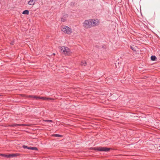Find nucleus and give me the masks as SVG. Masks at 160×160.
Segmentation results:
<instances>
[{"instance_id":"obj_17","label":"nucleus","mask_w":160,"mask_h":160,"mask_svg":"<svg viewBox=\"0 0 160 160\" xmlns=\"http://www.w3.org/2000/svg\"><path fill=\"white\" fill-rule=\"evenodd\" d=\"M54 136L56 137H60L61 135L58 134H55L54 135Z\"/></svg>"},{"instance_id":"obj_2","label":"nucleus","mask_w":160,"mask_h":160,"mask_svg":"<svg viewBox=\"0 0 160 160\" xmlns=\"http://www.w3.org/2000/svg\"><path fill=\"white\" fill-rule=\"evenodd\" d=\"M93 149L97 151L108 152L112 149V148L106 147H99L94 148Z\"/></svg>"},{"instance_id":"obj_28","label":"nucleus","mask_w":160,"mask_h":160,"mask_svg":"<svg viewBox=\"0 0 160 160\" xmlns=\"http://www.w3.org/2000/svg\"><path fill=\"white\" fill-rule=\"evenodd\" d=\"M1 96V95L0 94V96Z\"/></svg>"},{"instance_id":"obj_25","label":"nucleus","mask_w":160,"mask_h":160,"mask_svg":"<svg viewBox=\"0 0 160 160\" xmlns=\"http://www.w3.org/2000/svg\"><path fill=\"white\" fill-rule=\"evenodd\" d=\"M40 98H41V97H39H39H38L37 99H40Z\"/></svg>"},{"instance_id":"obj_3","label":"nucleus","mask_w":160,"mask_h":160,"mask_svg":"<svg viewBox=\"0 0 160 160\" xmlns=\"http://www.w3.org/2000/svg\"><path fill=\"white\" fill-rule=\"evenodd\" d=\"M60 49L61 50V51H62L66 55H68L70 53V50L67 47L62 46L60 47Z\"/></svg>"},{"instance_id":"obj_20","label":"nucleus","mask_w":160,"mask_h":160,"mask_svg":"<svg viewBox=\"0 0 160 160\" xmlns=\"http://www.w3.org/2000/svg\"><path fill=\"white\" fill-rule=\"evenodd\" d=\"M61 21L63 22H64L65 21V20L64 18H62L61 19Z\"/></svg>"},{"instance_id":"obj_18","label":"nucleus","mask_w":160,"mask_h":160,"mask_svg":"<svg viewBox=\"0 0 160 160\" xmlns=\"http://www.w3.org/2000/svg\"><path fill=\"white\" fill-rule=\"evenodd\" d=\"M45 121L47 122H52V121L51 120H46Z\"/></svg>"},{"instance_id":"obj_11","label":"nucleus","mask_w":160,"mask_h":160,"mask_svg":"<svg viewBox=\"0 0 160 160\" xmlns=\"http://www.w3.org/2000/svg\"><path fill=\"white\" fill-rule=\"evenodd\" d=\"M19 154H18V153H15V154H11V155H12V157H16L17 156H19Z\"/></svg>"},{"instance_id":"obj_27","label":"nucleus","mask_w":160,"mask_h":160,"mask_svg":"<svg viewBox=\"0 0 160 160\" xmlns=\"http://www.w3.org/2000/svg\"><path fill=\"white\" fill-rule=\"evenodd\" d=\"M53 54L54 55H55V53H53Z\"/></svg>"},{"instance_id":"obj_15","label":"nucleus","mask_w":160,"mask_h":160,"mask_svg":"<svg viewBox=\"0 0 160 160\" xmlns=\"http://www.w3.org/2000/svg\"><path fill=\"white\" fill-rule=\"evenodd\" d=\"M46 100H53L54 99L53 98H46Z\"/></svg>"},{"instance_id":"obj_7","label":"nucleus","mask_w":160,"mask_h":160,"mask_svg":"<svg viewBox=\"0 0 160 160\" xmlns=\"http://www.w3.org/2000/svg\"><path fill=\"white\" fill-rule=\"evenodd\" d=\"M35 0H30L28 2V4L29 5H33L35 4Z\"/></svg>"},{"instance_id":"obj_21","label":"nucleus","mask_w":160,"mask_h":160,"mask_svg":"<svg viewBox=\"0 0 160 160\" xmlns=\"http://www.w3.org/2000/svg\"><path fill=\"white\" fill-rule=\"evenodd\" d=\"M0 156L5 157V154H0Z\"/></svg>"},{"instance_id":"obj_10","label":"nucleus","mask_w":160,"mask_h":160,"mask_svg":"<svg viewBox=\"0 0 160 160\" xmlns=\"http://www.w3.org/2000/svg\"><path fill=\"white\" fill-rule=\"evenodd\" d=\"M81 65L85 66L87 65V62L85 61H82L81 62Z\"/></svg>"},{"instance_id":"obj_5","label":"nucleus","mask_w":160,"mask_h":160,"mask_svg":"<svg viewBox=\"0 0 160 160\" xmlns=\"http://www.w3.org/2000/svg\"><path fill=\"white\" fill-rule=\"evenodd\" d=\"M92 27H95L98 26L99 24V21L98 20H95L94 19H92Z\"/></svg>"},{"instance_id":"obj_12","label":"nucleus","mask_w":160,"mask_h":160,"mask_svg":"<svg viewBox=\"0 0 160 160\" xmlns=\"http://www.w3.org/2000/svg\"><path fill=\"white\" fill-rule=\"evenodd\" d=\"M12 155H11V154H9V155H7V154H5V157H6L7 158H9L12 157Z\"/></svg>"},{"instance_id":"obj_4","label":"nucleus","mask_w":160,"mask_h":160,"mask_svg":"<svg viewBox=\"0 0 160 160\" xmlns=\"http://www.w3.org/2000/svg\"><path fill=\"white\" fill-rule=\"evenodd\" d=\"M62 31L64 33L70 34L72 33V29L68 26H65V27L62 28Z\"/></svg>"},{"instance_id":"obj_22","label":"nucleus","mask_w":160,"mask_h":160,"mask_svg":"<svg viewBox=\"0 0 160 160\" xmlns=\"http://www.w3.org/2000/svg\"><path fill=\"white\" fill-rule=\"evenodd\" d=\"M38 96H33V98H36V99H37Z\"/></svg>"},{"instance_id":"obj_24","label":"nucleus","mask_w":160,"mask_h":160,"mask_svg":"<svg viewBox=\"0 0 160 160\" xmlns=\"http://www.w3.org/2000/svg\"><path fill=\"white\" fill-rule=\"evenodd\" d=\"M32 147H28V149H31Z\"/></svg>"},{"instance_id":"obj_1","label":"nucleus","mask_w":160,"mask_h":160,"mask_svg":"<svg viewBox=\"0 0 160 160\" xmlns=\"http://www.w3.org/2000/svg\"><path fill=\"white\" fill-rule=\"evenodd\" d=\"M91 19L86 20L83 23V26L86 29L92 27Z\"/></svg>"},{"instance_id":"obj_19","label":"nucleus","mask_w":160,"mask_h":160,"mask_svg":"<svg viewBox=\"0 0 160 160\" xmlns=\"http://www.w3.org/2000/svg\"><path fill=\"white\" fill-rule=\"evenodd\" d=\"M40 99L43 100H46V97H41V98H40Z\"/></svg>"},{"instance_id":"obj_6","label":"nucleus","mask_w":160,"mask_h":160,"mask_svg":"<svg viewBox=\"0 0 160 160\" xmlns=\"http://www.w3.org/2000/svg\"><path fill=\"white\" fill-rule=\"evenodd\" d=\"M25 126L24 124H13L11 125H10L9 126L11 127H18V126Z\"/></svg>"},{"instance_id":"obj_8","label":"nucleus","mask_w":160,"mask_h":160,"mask_svg":"<svg viewBox=\"0 0 160 160\" xmlns=\"http://www.w3.org/2000/svg\"><path fill=\"white\" fill-rule=\"evenodd\" d=\"M29 12L28 10H26L22 12V14H23L28 15Z\"/></svg>"},{"instance_id":"obj_26","label":"nucleus","mask_w":160,"mask_h":160,"mask_svg":"<svg viewBox=\"0 0 160 160\" xmlns=\"http://www.w3.org/2000/svg\"><path fill=\"white\" fill-rule=\"evenodd\" d=\"M13 42H12L11 43V45H13Z\"/></svg>"},{"instance_id":"obj_16","label":"nucleus","mask_w":160,"mask_h":160,"mask_svg":"<svg viewBox=\"0 0 160 160\" xmlns=\"http://www.w3.org/2000/svg\"><path fill=\"white\" fill-rule=\"evenodd\" d=\"M130 48L132 50H133V51H136L135 49L132 46H130Z\"/></svg>"},{"instance_id":"obj_13","label":"nucleus","mask_w":160,"mask_h":160,"mask_svg":"<svg viewBox=\"0 0 160 160\" xmlns=\"http://www.w3.org/2000/svg\"><path fill=\"white\" fill-rule=\"evenodd\" d=\"M31 150H38V149L37 148L35 147H32V148H31Z\"/></svg>"},{"instance_id":"obj_23","label":"nucleus","mask_w":160,"mask_h":160,"mask_svg":"<svg viewBox=\"0 0 160 160\" xmlns=\"http://www.w3.org/2000/svg\"><path fill=\"white\" fill-rule=\"evenodd\" d=\"M33 96H32V95H29L28 96V98H33Z\"/></svg>"},{"instance_id":"obj_14","label":"nucleus","mask_w":160,"mask_h":160,"mask_svg":"<svg viewBox=\"0 0 160 160\" xmlns=\"http://www.w3.org/2000/svg\"><path fill=\"white\" fill-rule=\"evenodd\" d=\"M28 147H28L27 146L24 145H23L22 146V148L24 149L27 148V149H28Z\"/></svg>"},{"instance_id":"obj_9","label":"nucleus","mask_w":160,"mask_h":160,"mask_svg":"<svg viewBox=\"0 0 160 160\" xmlns=\"http://www.w3.org/2000/svg\"><path fill=\"white\" fill-rule=\"evenodd\" d=\"M151 59L152 61H155L157 60V58L155 56L152 55L151 56Z\"/></svg>"}]
</instances>
